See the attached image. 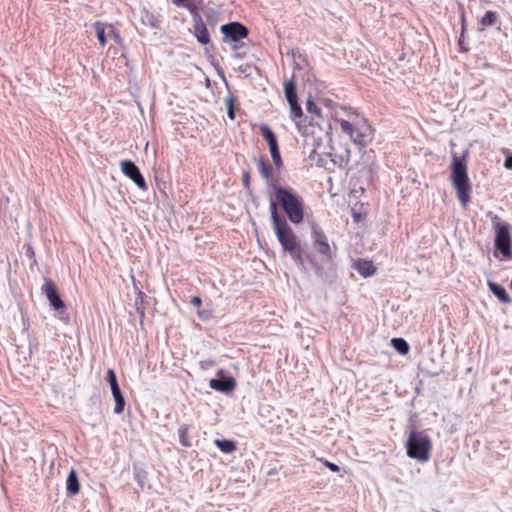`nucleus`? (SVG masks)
<instances>
[{"label": "nucleus", "mask_w": 512, "mask_h": 512, "mask_svg": "<svg viewBox=\"0 0 512 512\" xmlns=\"http://www.w3.org/2000/svg\"><path fill=\"white\" fill-rule=\"evenodd\" d=\"M270 211L273 230L282 248L290 254L299 266H304L302 249L297 236L287 221L278 214L276 203L271 202Z\"/></svg>", "instance_id": "1"}, {"label": "nucleus", "mask_w": 512, "mask_h": 512, "mask_svg": "<svg viewBox=\"0 0 512 512\" xmlns=\"http://www.w3.org/2000/svg\"><path fill=\"white\" fill-rule=\"evenodd\" d=\"M276 200L293 224H300L304 219V200L291 188L274 186Z\"/></svg>", "instance_id": "2"}, {"label": "nucleus", "mask_w": 512, "mask_h": 512, "mask_svg": "<svg viewBox=\"0 0 512 512\" xmlns=\"http://www.w3.org/2000/svg\"><path fill=\"white\" fill-rule=\"evenodd\" d=\"M451 179L456 189L457 197L462 207L466 209L469 206L472 189L467 173V166L457 157L453 159Z\"/></svg>", "instance_id": "3"}, {"label": "nucleus", "mask_w": 512, "mask_h": 512, "mask_svg": "<svg viewBox=\"0 0 512 512\" xmlns=\"http://www.w3.org/2000/svg\"><path fill=\"white\" fill-rule=\"evenodd\" d=\"M406 448L410 458L426 462L430 458L432 443L424 432L412 431L408 437Z\"/></svg>", "instance_id": "4"}, {"label": "nucleus", "mask_w": 512, "mask_h": 512, "mask_svg": "<svg viewBox=\"0 0 512 512\" xmlns=\"http://www.w3.org/2000/svg\"><path fill=\"white\" fill-rule=\"evenodd\" d=\"M495 230V247L505 258H512V239L509 231V224L501 222L495 215L492 219Z\"/></svg>", "instance_id": "5"}, {"label": "nucleus", "mask_w": 512, "mask_h": 512, "mask_svg": "<svg viewBox=\"0 0 512 512\" xmlns=\"http://www.w3.org/2000/svg\"><path fill=\"white\" fill-rule=\"evenodd\" d=\"M290 105V117L295 122L298 131L302 134V136L312 138L319 137L320 132L322 131L321 127L318 123H313L314 118L307 124L306 118H303L302 108L298 104L297 101L289 102Z\"/></svg>", "instance_id": "6"}, {"label": "nucleus", "mask_w": 512, "mask_h": 512, "mask_svg": "<svg viewBox=\"0 0 512 512\" xmlns=\"http://www.w3.org/2000/svg\"><path fill=\"white\" fill-rule=\"evenodd\" d=\"M257 167L261 177L271 186L274 190V186L279 185V174L281 167H276L274 163H271L267 157H260L257 160Z\"/></svg>", "instance_id": "7"}, {"label": "nucleus", "mask_w": 512, "mask_h": 512, "mask_svg": "<svg viewBox=\"0 0 512 512\" xmlns=\"http://www.w3.org/2000/svg\"><path fill=\"white\" fill-rule=\"evenodd\" d=\"M259 129H260V133H261L262 137L266 140V142L269 146V150H270V154H271L273 163L275 164L276 167H282L283 161L281 158V154H280V150H279V146H278V140H277L276 135L271 130V128L266 124H262Z\"/></svg>", "instance_id": "8"}, {"label": "nucleus", "mask_w": 512, "mask_h": 512, "mask_svg": "<svg viewBox=\"0 0 512 512\" xmlns=\"http://www.w3.org/2000/svg\"><path fill=\"white\" fill-rule=\"evenodd\" d=\"M312 243L314 249L322 255L323 260L330 262L333 258V253L328 242V238L321 229L314 228L312 231Z\"/></svg>", "instance_id": "9"}, {"label": "nucleus", "mask_w": 512, "mask_h": 512, "mask_svg": "<svg viewBox=\"0 0 512 512\" xmlns=\"http://www.w3.org/2000/svg\"><path fill=\"white\" fill-rule=\"evenodd\" d=\"M41 291L45 294L50 305L55 310H62L66 307L64 301L60 298L56 284L50 278H44V283L41 287Z\"/></svg>", "instance_id": "10"}, {"label": "nucleus", "mask_w": 512, "mask_h": 512, "mask_svg": "<svg viewBox=\"0 0 512 512\" xmlns=\"http://www.w3.org/2000/svg\"><path fill=\"white\" fill-rule=\"evenodd\" d=\"M106 379L110 384L111 392L115 400L114 413L121 414L124 410L125 400L118 385L115 371L113 369H108Z\"/></svg>", "instance_id": "11"}, {"label": "nucleus", "mask_w": 512, "mask_h": 512, "mask_svg": "<svg viewBox=\"0 0 512 512\" xmlns=\"http://www.w3.org/2000/svg\"><path fill=\"white\" fill-rule=\"evenodd\" d=\"M121 170L124 175L130 178L139 189L146 191L147 183L142 176L139 168L130 160L121 161Z\"/></svg>", "instance_id": "12"}, {"label": "nucleus", "mask_w": 512, "mask_h": 512, "mask_svg": "<svg viewBox=\"0 0 512 512\" xmlns=\"http://www.w3.org/2000/svg\"><path fill=\"white\" fill-rule=\"evenodd\" d=\"M339 125L343 133L349 136V138L359 146H366V138L365 135L360 133L355 126L345 119H336L335 120Z\"/></svg>", "instance_id": "13"}, {"label": "nucleus", "mask_w": 512, "mask_h": 512, "mask_svg": "<svg viewBox=\"0 0 512 512\" xmlns=\"http://www.w3.org/2000/svg\"><path fill=\"white\" fill-rule=\"evenodd\" d=\"M222 33L232 41H239L248 35V29L239 22H232L221 26Z\"/></svg>", "instance_id": "14"}, {"label": "nucleus", "mask_w": 512, "mask_h": 512, "mask_svg": "<svg viewBox=\"0 0 512 512\" xmlns=\"http://www.w3.org/2000/svg\"><path fill=\"white\" fill-rule=\"evenodd\" d=\"M193 33L200 44L207 45L210 42V35L201 17L194 18Z\"/></svg>", "instance_id": "15"}, {"label": "nucleus", "mask_w": 512, "mask_h": 512, "mask_svg": "<svg viewBox=\"0 0 512 512\" xmlns=\"http://www.w3.org/2000/svg\"><path fill=\"white\" fill-rule=\"evenodd\" d=\"M210 388L220 392H231L236 387V381L233 377L222 379H211L209 381Z\"/></svg>", "instance_id": "16"}, {"label": "nucleus", "mask_w": 512, "mask_h": 512, "mask_svg": "<svg viewBox=\"0 0 512 512\" xmlns=\"http://www.w3.org/2000/svg\"><path fill=\"white\" fill-rule=\"evenodd\" d=\"M353 266L358 273L365 278L376 273V267L373 265V262L369 260L358 259Z\"/></svg>", "instance_id": "17"}, {"label": "nucleus", "mask_w": 512, "mask_h": 512, "mask_svg": "<svg viewBox=\"0 0 512 512\" xmlns=\"http://www.w3.org/2000/svg\"><path fill=\"white\" fill-rule=\"evenodd\" d=\"M499 14L496 11L488 10L478 20L479 30H485L487 27L495 26L499 22Z\"/></svg>", "instance_id": "18"}, {"label": "nucleus", "mask_w": 512, "mask_h": 512, "mask_svg": "<svg viewBox=\"0 0 512 512\" xmlns=\"http://www.w3.org/2000/svg\"><path fill=\"white\" fill-rule=\"evenodd\" d=\"M66 490L67 494L74 496L80 491V483L77 477V473L74 469H71L66 479Z\"/></svg>", "instance_id": "19"}, {"label": "nucleus", "mask_w": 512, "mask_h": 512, "mask_svg": "<svg viewBox=\"0 0 512 512\" xmlns=\"http://www.w3.org/2000/svg\"><path fill=\"white\" fill-rule=\"evenodd\" d=\"M487 284H488L490 291L498 298V300L501 303H504V304L511 303L512 299L506 292L505 288H503L502 286H500L499 284H497L493 281H488Z\"/></svg>", "instance_id": "20"}, {"label": "nucleus", "mask_w": 512, "mask_h": 512, "mask_svg": "<svg viewBox=\"0 0 512 512\" xmlns=\"http://www.w3.org/2000/svg\"><path fill=\"white\" fill-rule=\"evenodd\" d=\"M190 426L187 424H182L178 428V436L179 442L184 447H190L192 445L191 439L189 437Z\"/></svg>", "instance_id": "21"}, {"label": "nucleus", "mask_w": 512, "mask_h": 512, "mask_svg": "<svg viewBox=\"0 0 512 512\" xmlns=\"http://www.w3.org/2000/svg\"><path fill=\"white\" fill-rule=\"evenodd\" d=\"M284 91L286 99L289 102L297 101L296 83L293 80H289L284 84Z\"/></svg>", "instance_id": "22"}, {"label": "nucleus", "mask_w": 512, "mask_h": 512, "mask_svg": "<svg viewBox=\"0 0 512 512\" xmlns=\"http://www.w3.org/2000/svg\"><path fill=\"white\" fill-rule=\"evenodd\" d=\"M214 443L224 453H232L236 450V444L232 440L216 439Z\"/></svg>", "instance_id": "23"}, {"label": "nucleus", "mask_w": 512, "mask_h": 512, "mask_svg": "<svg viewBox=\"0 0 512 512\" xmlns=\"http://www.w3.org/2000/svg\"><path fill=\"white\" fill-rule=\"evenodd\" d=\"M94 27H95L96 36H97V39H98L100 45L102 47H105L107 44V38L105 35V24L100 21H96L94 23Z\"/></svg>", "instance_id": "24"}, {"label": "nucleus", "mask_w": 512, "mask_h": 512, "mask_svg": "<svg viewBox=\"0 0 512 512\" xmlns=\"http://www.w3.org/2000/svg\"><path fill=\"white\" fill-rule=\"evenodd\" d=\"M393 347L402 355H406L409 352V345L403 338H393Z\"/></svg>", "instance_id": "25"}, {"label": "nucleus", "mask_w": 512, "mask_h": 512, "mask_svg": "<svg viewBox=\"0 0 512 512\" xmlns=\"http://www.w3.org/2000/svg\"><path fill=\"white\" fill-rule=\"evenodd\" d=\"M306 110L309 114L315 116L316 118H321V108L314 101H307Z\"/></svg>", "instance_id": "26"}, {"label": "nucleus", "mask_w": 512, "mask_h": 512, "mask_svg": "<svg viewBox=\"0 0 512 512\" xmlns=\"http://www.w3.org/2000/svg\"><path fill=\"white\" fill-rule=\"evenodd\" d=\"M320 461L325 465V467H327L332 472L340 471V467L338 465H336L335 463H332V462H330L328 460H324V459H320Z\"/></svg>", "instance_id": "27"}, {"label": "nucleus", "mask_w": 512, "mask_h": 512, "mask_svg": "<svg viewBox=\"0 0 512 512\" xmlns=\"http://www.w3.org/2000/svg\"><path fill=\"white\" fill-rule=\"evenodd\" d=\"M188 10L189 12L193 15V19L195 17H201L198 13V9L197 7L194 5V4H191V3H188V4H185L184 5Z\"/></svg>", "instance_id": "28"}, {"label": "nucleus", "mask_w": 512, "mask_h": 512, "mask_svg": "<svg viewBox=\"0 0 512 512\" xmlns=\"http://www.w3.org/2000/svg\"><path fill=\"white\" fill-rule=\"evenodd\" d=\"M466 27H467L466 15H465V12L463 11L461 14V36H464Z\"/></svg>", "instance_id": "29"}, {"label": "nucleus", "mask_w": 512, "mask_h": 512, "mask_svg": "<svg viewBox=\"0 0 512 512\" xmlns=\"http://www.w3.org/2000/svg\"><path fill=\"white\" fill-rule=\"evenodd\" d=\"M243 185L247 189L250 187V173L248 171L243 173Z\"/></svg>", "instance_id": "30"}, {"label": "nucleus", "mask_w": 512, "mask_h": 512, "mask_svg": "<svg viewBox=\"0 0 512 512\" xmlns=\"http://www.w3.org/2000/svg\"><path fill=\"white\" fill-rule=\"evenodd\" d=\"M228 116L232 120L235 118L232 100L228 101Z\"/></svg>", "instance_id": "31"}, {"label": "nucleus", "mask_w": 512, "mask_h": 512, "mask_svg": "<svg viewBox=\"0 0 512 512\" xmlns=\"http://www.w3.org/2000/svg\"><path fill=\"white\" fill-rule=\"evenodd\" d=\"M191 303L195 307H201L202 300H201V298L199 296H193L192 299H191Z\"/></svg>", "instance_id": "32"}, {"label": "nucleus", "mask_w": 512, "mask_h": 512, "mask_svg": "<svg viewBox=\"0 0 512 512\" xmlns=\"http://www.w3.org/2000/svg\"><path fill=\"white\" fill-rule=\"evenodd\" d=\"M458 43H459V46H460V51H462V52H467V51L469 50V48H468V47H465V46H464V36H461V35H460V38H459Z\"/></svg>", "instance_id": "33"}, {"label": "nucleus", "mask_w": 512, "mask_h": 512, "mask_svg": "<svg viewBox=\"0 0 512 512\" xmlns=\"http://www.w3.org/2000/svg\"><path fill=\"white\" fill-rule=\"evenodd\" d=\"M504 167L508 170H512V156H508L504 161Z\"/></svg>", "instance_id": "34"}, {"label": "nucleus", "mask_w": 512, "mask_h": 512, "mask_svg": "<svg viewBox=\"0 0 512 512\" xmlns=\"http://www.w3.org/2000/svg\"><path fill=\"white\" fill-rule=\"evenodd\" d=\"M352 217L354 221L357 223L363 219L362 215L360 213H357L355 210H352Z\"/></svg>", "instance_id": "35"}, {"label": "nucleus", "mask_w": 512, "mask_h": 512, "mask_svg": "<svg viewBox=\"0 0 512 512\" xmlns=\"http://www.w3.org/2000/svg\"><path fill=\"white\" fill-rule=\"evenodd\" d=\"M310 263L313 266V268L315 269V272L317 274H320L322 272V267L320 265L316 264L313 259H310Z\"/></svg>", "instance_id": "36"}, {"label": "nucleus", "mask_w": 512, "mask_h": 512, "mask_svg": "<svg viewBox=\"0 0 512 512\" xmlns=\"http://www.w3.org/2000/svg\"><path fill=\"white\" fill-rule=\"evenodd\" d=\"M27 255L29 256H34V251H33V248L31 247V245H28L27 246V251H26Z\"/></svg>", "instance_id": "37"}, {"label": "nucleus", "mask_w": 512, "mask_h": 512, "mask_svg": "<svg viewBox=\"0 0 512 512\" xmlns=\"http://www.w3.org/2000/svg\"><path fill=\"white\" fill-rule=\"evenodd\" d=\"M137 311H138V313L140 314L141 317H144L145 313H144V309L143 308L137 307Z\"/></svg>", "instance_id": "38"}, {"label": "nucleus", "mask_w": 512, "mask_h": 512, "mask_svg": "<svg viewBox=\"0 0 512 512\" xmlns=\"http://www.w3.org/2000/svg\"><path fill=\"white\" fill-rule=\"evenodd\" d=\"M138 294H139V296H140L141 298H143V297H144V293H143L142 291H139V293H138Z\"/></svg>", "instance_id": "39"}]
</instances>
